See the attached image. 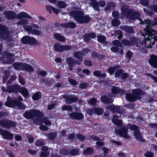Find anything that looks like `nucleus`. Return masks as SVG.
<instances>
[{
  "instance_id": "1",
  "label": "nucleus",
  "mask_w": 157,
  "mask_h": 157,
  "mask_svg": "<svg viewBox=\"0 0 157 157\" xmlns=\"http://www.w3.org/2000/svg\"><path fill=\"white\" fill-rule=\"evenodd\" d=\"M121 10L122 14L124 15L129 19L134 21L136 19H137L140 21V24L142 25L146 24V29H147V25H148V27L150 28L151 30L153 29L151 28V26H154L155 25H157V18L154 19V22L148 19H145L143 21L142 19L139 18L140 16V13L133 11L131 9H129L128 6L126 4L122 6Z\"/></svg>"
},
{
  "instance_id": "2",
  "label": "nucleus",
  "mask_w": 157,
  "mask_h": 157,
  "mask_svg": "<svg viewBox=\"0 0 157 157\" xmlns=\"http://www.w3.org/2000/svg\"><path fill=\"white\" fill-rule=\"evenodd\" d=\"M148 25L147 26V29H145V35H144L143 33H141L142 36H144V41L141 42L143 46L141 45L140 47L138 48V50L141 52L147 53V51L146 48H151V45L155 44L154 41H157V32L154 29L148 27Z\"/></svg>"
},
{
  "instance_id": "3",
  "label": "nucleus",
  "mask_w": 157,
  "mask_h": 157,
  "mask_svg": "<svg viewBox=\"0 0 157 157\" xmlns=\"http://www.w3.org/2000/svg\"><path fill=\"white\" fill-rule=\"evenodd\" d=\"M118 117L116 115L113 116L112 120L113 123L115 124L120 127V130L118 131H116L115 133L117 132L119 133V135L122 137L126 139L129 138V136L128 134V124L127 126L123 124L122 121L118 119Z\"/></svg>"
},
{
  "instance_id": "4",
  "label": "nucleus",
  "mask_w": 157,
  "mask_h": 157,
  "mask_svg": "<svg viewBox=\"0 0 157 157\" xmlns=\"http://www.w3.org/2000/svg\"><path fill=\"white\" fill-rule=\"evenodd\" d=\"M24 116L26 118L33 119L36 117V118L33 121L34 123L41 124L42 123L41 120L42 113L37 110H33L30 111H26L24 114Z\"/></svg>"
},
{
  "instance_id": "5",
  "label": "nucleus",
  "mask_w": 157,
  "mask_h": 157,
  "mask_svg": "<svg viewBox=\"0 0 157 157\" xmlns=\"http://www.w3.org/2000/svg\"><path fill=\"white\" fill-rule=\"evenodd\" d=\"M72 17H74L76 21L80 23L87 22L90 20V17L87 15H84L83 12L80 10L72 11L70 13Z\"/></svg>"
},
{
  "instance_id": "6",
  "label": "nucleus",
  "mask_w": 157,
  "mask_h": 157,
  "mask_svg": "<svg viewBox=\"0 0 157 157\" xmlns=\"http://www.w3.org/2000/svg\"><path fill=\"white\" fill-rule=\"evenodd\" d=\"M74 56L78 59V62H75L74 59L71 58H68L66 59L67 63L70 67L69 69L70 71H71L72 70L71 67L74 66L75 63H77L78 65H80V63L82 61L83 59L82 57L83 56V52H77L74 53Z\"/></svg>"
},
{
  "instance_id": "7",
  "label": "nucleus",
  "mask_w": 157,
  "mask_h": 157,
  "mask_svg": "<svg viewBox=\"0 0 157 157\" xmlns=\"http://www.w3.org/2000/svg\"><path fill=\"white\" fill-rule=\"evenodd\" d=\"M142 92L141 90L139 89H136L132 91V94H126V99L131 101H134L137 99L140 98V95Z\"/></svg>"
},
{
  "instance_id": "8",
  "label": "nucleus",
  "mask_w": 157,
  "mask_h": 157,
  "mask_svg": "<svg viewBox=\"0 0 157 157\" xmlns=\"http://www.w3.org/2000/svg\"><path fill=\"white\" fill-rule=\"evenodd\" d=\"M2 45L0 44V52L2 50ZM0 60H3V63L7 64H10L14 61L13 55L10 53H6L4 55L0 54Z\"/></svg>"
},
{
  "instance_id": "9",
  "label": "nucleus",
  "mask_w": 157,
  "mask_h": 157,
  "mask_svg": "<svg viewBox=\"0 0 157 157\" xmlns=\"http://www.w3.org/2000/svg\"><path fill=\"white\" fill-rule=\"evenodd\" d=\"M5 105L9 107H17L21 109H24L25 106L20 101L16 100H11L10 97L7 98V101L5 102Z\"/></svg>"
},
{
  "instance_id": "10",
  "label": "nucleus",
  "mask_w": 157,
  "mask_h": 157,
  "mask_svg": "<svg viewBox=\"0 0 157 157\" xmlns=\"http://www.w3.org/2000/svg\"><path fill=\"white\" fill-rule=\"evenodd\" d=\"M128 127L131 130L134 131V136L138 141L141 142L144 141L141 133L140 132L139 127L137 126L129 124L128 125Z\"/></svg>"
},
{
  "instance_id": "11",
  "label": "nucleus",
  "mask_w": 157,
  "mask_h": 157,
  "mask_svg": "<svg viewBox=\"0 0 157 157\" xmlns=\"http://www.w3.org/2000/svg\"><path fill=\"white\" fill-rule=\"evenodd\" d=\"M0 38L10 40L12 38L9 36V32L7 30L6 27L0 24Z\"/></svg>"
},
{
  "instance_id": "12",
  "label": "nucleus",
  "mask_w": 157,
  "mask_h": 157,
  "mask_svg": "<svg viewBox=\"0 0 157 157\" xmlns=\"http://www.w3.org/2000/svg\"><path fill=\"white\" fill-rule=\"evenodd\" d=\"M16 125V124L14 121L8 119H2L0 120V126L6 128L14 127Z\"/></svg>"
},
{
  "instance_id": "13",
  "label": "nucleus",
  "mask_w": 157,
  "mask_h": 157,
  "mask_svg": "<svg viewBox=\"0 0 157 157\" xmlns=\"http://www.w3.org/2000/svg\"><path fill=\"white\" fill-rule=\"evenodd\" d=\"M22 42L25 44H29L31 45L37 44L38 42L35 38L28 36L23 37L21 39Z\"/></svg>"
},
{
  "instance_id": "14",
  "label": "nucleus",
  "mask_w": 157,
  "mask_h": 157,
  "mask_svg": "<svg viewBox=\"0 0 157 157\" xmlns=\"http://www.w3.org/2000/svg\"><path fill=\"white\" fill-rule=\"evenodd\" d=\"M90 5L92 6L95 10L97 11L99 10V6L102 7L104 6L105 4L104 1H101L98 2H97L96 0H90Z\"/></svg>"
},
{
  "instance_id": "15",
  "label": "nucleus",
  "mask_w": 157,
  "mask_h": 157,
  "mask_svg": "<svg viewBox=\"0 0 157 157\" xmlns=\"http://www.w3.org/2000/svg\"><path fill=\"white\" fill-rule=\"evenodd\" d=\"M0 134L2 138L6 140H10L13 139V134L7 130L2 129L0 128Z\"/></svg>"
},
{
  "instance_id": "16",
  "label": "nucleus",
  "mask_w": 157,
  "mask_h": 157,
  "mask_svg": "<svg viewBox=\"0 0 157 157\" xmlns=\"http://www.w3.org/2000/svg\"><path fill=\"white\" fill-rule=\"evenodd\" d=\"M69 45L63 46L60 44L56 43L54 45V50L59 52H62L64 50H67L71 48Z\"/></svg>"
},
{
  "instance_id": "17",
  "label": "nucleus",
  "mask_w": 157,
  "mask_h": 157,
  "mask_svg": "<svg viewBox=\"0 0 157 157\" xmlns=\"http://www.w3.org/2000/svg\"><path fill=\"white\" fill-rule=\"evenodd\" d=\"M63 98L66 99L65 102L68 104L72 103L77 101V98L74 96H70L67 95H64L63 96Z\"/></svg>"
},
{
  "instance_id": "18",
  "label": "nucleus",
  "mask_w": 157,
  "mask_h": 157,
  "mask_svg": "<svg viewBox=\"0 0 157 157\" xmlns=\"http://www.w3.org/2000/svg\"><path fill=\"white\" fill-rule=\"evenodd\" d=\"M107 108L112 111L116 112L119 113L123 114L125 113L124 109H120L119 107L115 106L113 105L109 106L107 107Z\"/></svg>"
},
{
  "instance_id": "19",
  "label": "nucleus",
  "mask_w": 157,
  "mask_h": 157,
  "mask_svg": "<svg viewBox=\"0 0 157 157\" xmlns=\"http://www.w3.org/2000/svg\"><path fill=\"white\" fill-rule=\"evenodd\" d=\"M19 89V86L15 84L7 86L6 88V92L9 93L17 92Z\"/></svg>"
},
{
  "instance_id": "20",
  "label": "nucleus",
  "mask_w": 157,
  "mask_h": 157,
  "mask_svg": "<svg viewBox=\"0 0 157 157\" xmlns=\"http://www.w3.org/2000/svg\"><path fill=\"white\" fill-rule=\"evenodd\" d=\"M70 118L72 119L81 120L83 118V114L79 113H72L69 114Z\"/></svg>"
},
{
  "instance_id": "21",
  "label": "nucleus",
  "mask_w": 157,
  "mask_h": 157,
  "mask_svg": "<svg viewBox=\"0 0 157 157\" xmlns=\"http://www.w3.org/2000/svg\"><path fill=\"white\" fill-rule=\"evenodd\" d=\"M149 62L151 66L157 68V56L154 55H151Z\"/></svg>"
},
{
  "instance_id": "22",
  "label": "nucleus",
  "mask_w": 157,
  "mask_h": 157,
  "mask_svg": "<svg viewBox=\"0 0 157 157\" xmlns=\"http://www.w3.org/2000/svg\"><path fill=\"white\" fill-rule=\"evenodd\" d=\"M130 40L131 42V45L136 44L138 48H140L141 45L143 46L141 43H140L141 41L140 40L135 37H131L130 38Z\"/></svg>"
},
{
  "instance_id": "23",
  "label": "nucleus",
  "mask_w": 157,
  "mask_h": 157,
  "mask_svg": "<svg viewBox=\"0 0 157 157\" xmlns=\"http://www.w3.org/2000/svg\"><path fill=\"white\" fill-rule=\"evenodd\" d=\"M6 18L7 19H12L16 17L15 13L12 11H6L4 13Z\"/></svg>"
},
{
  "instance_id": "24",
  "label": "nucleus",
  "mask_w": 157,
  "mask_h": 157,
  "mask_svg": "<svg viewBox=\"0 0 157 157\" xmlns=\"http://www.w3.org/2000/svg\"><path fill=\"white\" fill-rule=\"evenodd\" d=\"M96 34L93 33L86 34L83 36L84 40L85 42H88L91 38H94L96 37Z\"/></svg>"
},
{
  "instance_id": "25",
  "label": "nucleus",
  "mask_w": 157,
  "mask_h": 157,
  "mask_svg": "<svg viewBox=\"0 0 157 157\" xmlns=\"http://www.w3.org/2000/svg\"><path fill=\"white\" fill-rule=\"evenodd\" d=\"M17 18H28L31 19V17L27 13L22 12L17 15L16 14V17Z\"/></svg>"
},
{
  "instance_id": "26",
  "label": "nucleus",
  "mask_w": 157,
  "mask_h": 157,
  "mask_svg": "<svg viewBox=\"0 0 157 157\" xmlns=\"http://www.w3.org/2000/svg\"><path fill=\"white\" fill-rule=\"evenodd\" d=\"M120 28L121 29H122L125 31L129 33H132L134 32L133 29L131 26L123 25L121 26Z\"/></svg>"
},
{
  "instance_id": "27",
  "label": "nucleus",
  "mask_w": 157,
  "mask_h": 157,
  "mask_svg": "<svg viewBox=\"0 0 157 157\" xmlns=\"http://www.w3.org/2000/svg\"><path fill=\"white\" fill-rule=\"evenodd\" d=\"M111 90L112 92L114 94H118L120 93L121 94H122L125 93L124 90H121L117 87H113Z\"/></svg>"
},
{
  "instance_id": "28",
  "label": "nucleus",
  "mask_w": 157,
  "mask_h": 157,
  "mask_svg": "<svg viewBox=\"0 0 157 157\" xmlns=\"http://www.w3.org/2000/svg\"><path fill=\"white\" fill-rule=\"evenodd\" d=\"M101 100L103 102L105 103H111L113 101V100L112 99L108 98L107 97L105 96L101 97Z\"/></svg>"
},
{
  "instance_id": "29",
  "label": "nucleus",
  "mask_w": 157,
  "mask_h": 157,
  "mask_svg": "<svg viewBox=\"0 0 157 157\" xmlns=\"http://www.w3.org/2000/svg\"><path fill=\"white\" fill-rule=\"evenodd\" d=\"M24 64L21 63H15L13 64L14 67L17 70H23L24 66Z\"/></svg>"
},
{
  "instance_id": "30",
  "label": "nucleus",
  "mask_w": 157,
  "mask_h": 157,
  "mask_svg": "<svg viewBox=\"0 0 157 157\" xmlns=\"http://www.w3.org/2000/svg\"><path fill=\"white\" fill-rule=\"evenodd\" d=\"M33 67L30 65L24 63L23 70H25L29 72L32 71H33Z\"/></svg>"
},
{
  "instance_id": "31",
  "label": "nucleus",
  "mask_w": 157,
  "mask_h": 157,
  "mask_svg": "<svg viewBox=\"0 0 157 157\" xmlns=\"http://www.w3.org/2000/svg\"><path fill=\"white\" fill-rule=\"evenodd\" d=\"M98 41L104 44L107 43V41H105V37L102 35H99L97 37Z\"/></svg>"
},
{
  "instance_id": "32",
  "label": "nucleus",
  "mask_w": 157,
  "mask_h": 157,
  "mask_svg": "<svg viewBox=\"0 0 157 157\" xmlns=\"http://www.w3.org/2000/svg\"><path fill=\"white\" fill-rule=\"evenodd\" d=\"M57 4L58 6L61 9L65 8L67 6V4L63 1L58 2Z\"/></svg>"
},
{
  "instance_id": "33",
  "label": "nucleus",
  "mask_w": 157,
  "mask_h": 157,
  "mask_svg": "<svg viewBox=\"0 0 157 157\" xmlns=\"http://www.w3.org/2000/svg\"><path fill=\"white\" fill-rule=\"evenodd\" d=\"M54 36L56 40L61 41H63L65 40V38L63 36H61L58 33L55 34Z\"/></svg>"
},
{
  "instance_id": "34",
  "label": "nucleus",
  "mask_w": 157,
  "mask_h": 157,
  "mask_svg": "<svg viewBox=\"0 0 157 157\" xmlns=\"http://www.w3.org/2000/svg\"><path fill=\"white\" fill-rule=\"evenodd\" d=\"M92 112H94L96 114L98 115L102 114L103 112V110L101 108H94L92 110Z\"/></svg>"
},
{
  "instance_id": "35",
  "label": "nucleus",
  "mask_w": 157,
  "mask_h": 157,
  "mask_svg": "<svg viewBox=\"0 0 157 157\" xmlns=\"http://www.w3.org/2000/svg\"><path fill=\"white\" fill-rule=\"evenodd\" d=\"M94 74L97 76L100 77H105L106 76L105 73L101 74V71L98 70L94 72Z\"/></svg>"
},
{
  "instance_id": "36",
  "label": "nucleus",
  "mask_w": 157,
  "mask_h": 157,
  "mask_svg": "<svg viewBox=\"0 0 157 157\" xmlns=\"http://www.w3.org/2000/svg\"><path fill=\"white\" fill-rule=\"evenodd\" d=\"M64 25L67 28H73L75 27L76 24L73 22H69L65 24Z\"/></svg>"
},
{
  "instance_id": "37",
  "label": "nucleus",
  "mask_w": 157,
  "mask_h": 157,
  "mask_svg": "<svg viewBox=\"0 0 157 157\" xmlns=\"http://www.w3.org/2000/svg\"><path fill=\"white\" fill-rule=\"evenodd\" d=\"M28 23V21L27 19H23L17 22V24L18 25H22L24 26V25H26Z\"/></svg>"
},
{
  "instance_id": "38",
  "label": "nucleus",
  "mask_w": 157,
  "mask_h": 157,
  "mask_svg": "<svg viewBox=\"0 0 157 157\" xmlns=\"http://www.w3.org/2000/svg\"><path fill=\"white\" fill-rule=\"evenodd\" d=\"M41 97V95L40 92H37L33 96V100H37L40 99Z\"/></svg>"
},
{
  "instance_id": "39",
  "label": "nucleus",
  "mask_w": 157,
  "mask_h": 157,
  "mask_svg": "<svg viewBox=\"0 0 157 157\" xmlns=\"http://www.w3.org/2000/svg\"><path fill=\"white\" fill-rule=\"evenodd\" d=\"M47 136L49 139L53 140L56 137V132H50L48 134Z\"/></svg>"
},
{
  "instance_id": "40",
  "label": "nucleus",
  "mask_w": 157,
  "mask_h": 157,
  "mask_svg": "<svg viewBox=\"0 0 157 157\" xmlns=\"http://www.w3.org/2000/svg\"><path fill=\"white\" fill-rule=\"evenodd\" d=\"M43 114H42V117H41V121L42 123L41 124L43 123L44 122V124L46 125H50L51 124V122L48 120L47 118L46 117L42 119Z\"/></svg>"
},
{
  "instance_id": "41",
  "label": "nucleus",
  "mask_w": 157,
  "mask_h": 157,
  "mask_svg": "<svg viewBox=\"0 0 157 157\" xmlns=\"http://www.w3.org/2000/svg\"><path fill=\"white\" fill-rule=\"evenodd\" d=\"M21 93L25 97L27 96L28 94V90L25 87H23L21 89Z\"/></svg>"
},
{
  "instance_id": "42",
  "label": "nucleus",
  "mask_w": 157,
  "mask_h": 157,
  "mask_svg": "<svg viewBox=\"0 0 157 157\" xmlns=\"http://www.w3.org/2000/svg\"><path fill=\"white\" fill-rule=\"evenodd\" d=\"M93 152V149L90 147H88L84 152L85 154H91Z\"/></svg>"
},
{
  "instance_id": "43",
  "label": "nucleus",
  "mask_w": 157,
  "mask_h": 157,
  "mask_svg": "<svg viewBox=\"0 0 157 157\" xmlns=\"http://www.w3.org/2000/svg\"><path fill=\"white\" fill-rule=\"evenodd\" d=\"M120 21L117 19H114L112 21V24L114 26H117L120 25Z\"/></svg>"
},
{
  "instance_id": "44",
  "label": "nucleus",
  "mask_w": 157,
  "mask_h": 157,
  "mask_svg": "<svg viewBox=\"0 0 157 157\" xmlns=\"http://www.w3.org/2000/svg\"><path fill=\"white\" fill-rule=\"evenodd\" d=\"M117 69V66L111 67L108 69V71L110 75H112L114 73Z\"/></svg>"
},
{
  "instance_id": "45",
  "label": "nucleus",
  "mask_w": 157,
  "mask_h": 157,
  "mask_svg": "<svg viewBox=\"0 0 157 157\" xmlns=\"http://www.w3.org/2000/svg\"><path fill=\"white\" fill-rule=\"evenodd\" d=\"M24 29L28 32H29L30 33L31 32V31L32 30V26L30 25H25L23 27Z\"/></svg>"
},
{
  "instance_id": "46",
  "label": "nucleus",
  "mask_w": 157,
  "mask_h": 157,
  "mask_svg": "<svg viewBox=\"0 0 157 157\" xmlns=\"http://www.w3.org/2000/svg\"><path fill=\"white\" fill-rule=\"evenodd\" d=\"M88 103L90 105H94L96 102V99L95 98H92L88 101Z\"/></svg>"
},
{
  "instance_id": "47",
  "label": "nucleus",
  "mask_w": 157,
  "mask_h": 157,
  "mask_svg": "<svg viewBox=\"0 0 157 157\" xmlns=\"http://www.w3.org/2000/svg\"><path fill=\"white\" fill-rule=\"evenodd\" d=\"M62 109L63 110H68L72 111V107L68 105H63L62 106Z\"/></svg>"
},
{
  "instance_id": "48",
  "label": "nucleus",
  "mask_w": 157,
  "mask_h": 157,
  "mask_svg": "<svg viewBox=\"0 0 157 157\" xmlns=\"http://www.w3.org/2000/svg\"><path fill=\"white\" fill-rule=\"evenodd\" d=\"M31 33L33 34L39 35L41 34V31L33 29L31 31Z\"/></svg>"
},
{
  "instance_id": "49",
  "label": "nucleus",
  "mask_w": 157,
  "mask_h": 157,
  "mask_svg": "<svg viewBox=\"0 0 157 157\" xmlns=\"http://www.w3.org/2000/svg\"><path fill=\"white\" fill-rule=\"evenodd\" d=\"M96 147L98 148H100L101 146H103L105 144L102 141H98L96 142Z\"/></svg>"
},
{
  "instance_id": "50",
  "label": "nucleus",
  "mask_w": 157,
  "mask_h": 157,
  "mask_svg": "<svg viewBox=\"0 0 157 157\" xmlns=\"http://www.w3.org/2000/svg\"><path fill=\"white\" fill-rule=\"evenodd\" d=\"M114 6V4L113 3H109L107 5L105 9L107 10L113 8Z\"/></svg>"
},
{
  "instance_id": "51",
  "label": "nucleus",
  "mask_w": 157,
  "mask_h": 157,
  "mask_svg": "<svg viewBox=\"0 0 157 157\" xmlns=\"http://www.w3.org/2000/svg\"><path fill=\"white\" fill-rule=\"evenodd\" d=\"M35 145L37 146H41L44 145V143L39 140H37L35 143Z\"/></svg>"
},
{
  "instance_id": "52",
  "label": "nucleus",
  "mask_w": 157,
  "mask_h": 157,
  "mask_svg": "<svg viewBox=\"0 0 157 157\" xmlns=\"http://www.w3.org/2000/svg\"><path fill=\"white\" fill-rule=\"evenodd\" d=\"M123 72V71L121 70H118L115 73V77H121Z\"/></svg>"
},
{
  "instance_id": "53",
  "label": "nucleus",
  "mask_w": 157,
  "mask_h": 157,
  "mask_svg": "<svg viewBox=\"0 0 157 157\" xmlns=\"http://www.w3.org/2000/svg\"><path fill=\"white\" fill-rule=\"evenodd\" d=\"M140 3L142 5L147 6L148 4L149 1L148 0H140Z\"/></svg>"
},
{
  "instance_id": "54",
  "label": "nucleus",
  "mask_w": 157,
  "mask_h": 157,
  "mask_svg": "<svg viewBox=\"0 0 157 157\" xmlns=\"http://www.w3.org/2000/svg\"><path fill=\"white\" fill-rule=\"evenodd\" d=\"M149 7L151 10L157 12V5L150 6Z\"/></svg>"
},
{
  "instance_id": "55",
  "label": "nucleus",
  "mask_w": 157,
  "mask_h": 157,
  "mask_svg": "<svg viewBox=\"0 0 157 157\" xmlns=\"http://www.w3.org/2000/svg\"><path fill=\"white\" fill-rule=\"evenodd\" d=\"M122 43L126 45H131V42L130 40H123L122 41Z\"/></svg>"
},
{
  "instance_id": "56",
  "label": "nucleus",
  "mask_w": 157,
  "mask_h": 157,
  "mask_svg": "<svg viewBox=\"0 0 157 157\" xmlns=\"http://www.w3.org/2000/svg\"><path fill=\"white\" fill-rule=\"evenodd\" d=\"M88 86V84L86 83H82L80 84L79 87L81 89H85Z\"/></svg>"
},
{
  "instance_id": "57",
  "label": "nucleus",
  "mask_w": 157,
  "mask_h": 157,
  "mask_svg": "<svg viewBox=\"0 0 157 157\" xmlns=\"http://www.w3.org/2000/svg\"><path fill=\"white\" fill-rule=\"evenodd\" d=\"M49 153L48 151H44L41 153L40 155L41 157H46L48 155Z\"/></svg>"
},
{
  "instance_id": "58",
  "label": "nucleus",
  "mask_w": 157,
  "mask_h": 157,
  "mask_svg": "<svg viewBox=\"0 0 157 157\" xmlns=\"http://www.w3.org/2000/svg\"><path fill=\"white\" fill-rule=\"evenodd\" d=\"M16 78V76L15 75H13L10 77V79L8 82L7 84H9L11 83V81L15 80Z\"/></svg>"
},
{
  "instance_id": "59",
  "label": "nucleus",
  "mask_w": 157,
  "mask_h": 157,
  "mask_svg": "<svg viewBox=\"0 0 157 157\" xmlns=\"http://www.w3.org/2000/svg\"><path fill=\"white\" fill-rule=\"evenodd\" d=\"M69 82L71 85L73 86L76 85L78 84L77 82L73 79H69Z\"/></svg>"
},
{
  "instance_id": "60",
  "label": "nucleus",
  "mask_w": 157,
  "mask_h": 157,
  "mask_svg": "<svg viewBox=\"0 0 157 157\" xmlns=\"http://www.w3.org/2000/svg\"><path fill=\"white\" fill-rule=\"evenodd\" d=\"M78 153V150L73 149L71 151V153L73 155H77Z\"/></svg>"
},
{
  "instance_id": "61",
  "label": "nucleus",
  "mask_w": 157,
  "mask_h": 157,
  "mask_svg": "<svg viewBox=\"0 0 157 157\" xmlns=\"http://www.w3.org/2000/svg\"><path fill=\"white\" fill-rule=\"evenodd\" d=\"M146 157H153V154L151 152L147 151L144 154Z\"/></svg>"
},
{
  "instance_id": "62",
  "label": "nucleus",
  "mask_w": 157,
  "mask_h": 157,
  "mask_svg": "<svg viewBox=\"0 0 157 157\" xmlns=\"http://www.w3.org/2000/svg\"><path fill=\"white\" fill-rule=\"evenodd\" d=\"M42 81L43 82H44L45 84L48 85H50L52 83L51 81L46 79H42Z\"/></svg>"
},
{
  "instance_id": "63",
  "label": "nucleus",
  "mask_w": 157,
  "mask_h": 157,
  "mask_svg": "<svg viewBox=\"0 0 157 157\" xmlns=\"http://www.w3.org/2000/svg\"><path fill=\"white\" fill-rule=\"evenodd\" d=\"M112 15L114 17L117 18L119 17V14L117 11H114L112 13Z\"/></svg>"
},
{
  "instance_id": "64",
  "label": "nucleus",
  "mask_w": 157,
  "mask_h": 157,
  "mask_svg": "<svg viewBox=\"0 0 157 157\" xmlns=\"http://www.w3.org/2000/svg\"><path fill=\"white\" fill-rule=\"evenodd\" d=\"M19 81L20 83L22 85H24L25 83V82L24 79L20 75L19 76Z\"/></svg>"
}]
</instances>
